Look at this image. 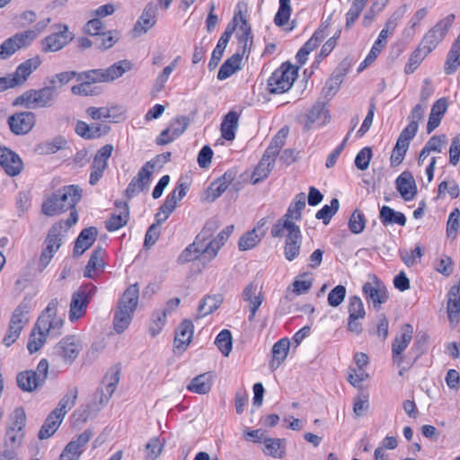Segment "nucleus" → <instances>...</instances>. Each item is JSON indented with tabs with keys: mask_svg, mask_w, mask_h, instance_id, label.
Wrapping results in <instances>:
<instances>
[{
	"mask_svg": "<svg viewBox=\"0 0 460 460\" xmlns=\"http://www.w3.org/2000/svg\"><path fill=\"white\" fill-rule=\"evenodd\" d=\"M82 191L78 185L62 187L43 202L42 213L53 217L75 208L82 198Z\"/></svg>",
	"mask_w": 460,
	"mask_h": 460,
	"instance_id": "nucleus-1",
	"label": "nucleus"
},
{
	"mask_svg": "<svg viewBox=\"0 0 460 460\" xmlns=\"http://www.w3.org/2000/svg\"><path fill=\"white\" fill-rule=\"evenodd\" d=\"M297 75V67L289 62L283 63L276 69L268 80V90L270 93H282L288 91Z\"/></svg>",
	"mask_w": 460,
	"mask_h": 460,
	"instance_id": "nucleus-2",
	"label": "nucleus"
},
{
	"mask_svg": "<svg viewBox=\"0 0 460 460\" xmlns=\"http://www.w3.org/2000/svg\"><path fill=\"white\" fill-rule=\"evenodd\" d=\"M51 28L54 31L40 40L41 51L45 53L61 50L74 39L66 24L57 23Z\"/></svg>",
	"mask_w": 460,
	"mask_h": 460,
	"instance_id": "nucleus-3",
	"label": "nucleus"
},
{
	"mask_svg": "<svg viewBox=\"0 0 460 460\" xmlns=\"http://www.w3.org/2000/svg\"><path fill=\"white\" fill-rule=\"evenodd\" d=\"M96 292V287L93 284L81 286L78 290L73 293L70 308L69 320L75 322L84 316L91 298Z\"/></svg>",
	"mask_w": 460,
	"mask_h": 460,
	"instance_id": "nucleus-4",
	"label": "nucleus"
},
{
	"mask_svg": "<svg viewBox=\"0 0 460 460\" xmlns=\"http://www.w3.org/2000/svg\"><path fill=\"white\" fill-rule=\"evenodd\" d=\"M455 21L454 14H448L440 20L433 28H431L423 37L420 47L425 50V53H430L434 50L439 42L444 39L448 30Z\"/></svg>",
	"mask_w": 460,
	"mask_h": 460,
	"instance_id": "nucleus-5",
	"label": "nucleus"
},
{
	"mask_svg": "<svg viewBox=\"0 0 460 460\" xmlns=\"http://www.w3.org/2000/svg\"><path fill=\"white\" fill-rule=\"evenodd\" d=\"M369 281L364 283L362 291L367 300L372 303L376 310H379L381 305L389 299L388 290L384 282L375 274L368 276Z\"/></svg>",
	"mask_w": 460,
	"mask_h": 460,
	"instance_id": "nucleus-6",
	"label": "nucleus"
},
{
	"mask_svg": "<svg viewBox=\"0 0 460 460\" xmlns=\"http://www.w3.org/2000/svg\"><path fill=\"white\" fill-rule=\"evenodd\" d=\"M29 306L28 304L22 302L14 310L11 318L8 331L4 336L3 342L9 347L19 338L21 331L29 322L28 318Z\"/></svg>",
	"mask_w": 460,
	"mask_h": 460,
	"instance_id": "nucleus-7",
	"label": "nucleus"
},
{
	"mask_svg": "<svg viewBox=\"0 0 460 460\" xmlns=\"http://www.w3.org/2000/svg\"><path fill=\"white\" fill-rule=\"evenodd\" d=\"M36 114L32 111H20L7 118L10 131L14 136H24L30 133L36 125Z\"/></svg>",
	"mask_w": 460,
	"mask_h": 460,
	"instance_id": "nucleus-8",
	"label": "nucleus"
},
{
	"mask_svg": "<svg viewBox=\"0 0 460 460\" xmlns=\"http://www.w3.org/2000/svg\"><path fill=\"white\" fill-rule=\"evenodd\" d=\"M155 166V162L148 161L141 167L137 176L132 178L125 190V195L128 199L135 197L138 192L143 191L148 187Z\"/></svg>",
	"mask_w": 460,
	"mask_h": 460,
	"instance_id": "nucleus-9",
	"label": "nucleus"
},
{
	"mask_svg": "<svg viewBox=\"0 0 460 460\" xmlns=\"http://www.w3.org/2000/svg\"><path fill=\"white\" fill-rule=\"evenodd\" d=\"M325 106L326 102L319 98L312 108L308 110L304 122V129L305 131L314 127L325 126L329 123L331 116L329 110Z\"/></svg>",
	"mask_w": 460,
	"mask_h": 460,
	"instance_id": "nucleus-10",
	"label": "nucleus"
},
{
	"mask_svg": "<svg viewBox=\"0 0 460 460\" xmlns=\"http://www.w3.org/2000/svg\"><path fill=\"white\" fill-rule=\"evenodd\" d=\"M0 165L4 172L11 177L19 175L24 167L20 155L4 146H0Z\"/></svg>",
	"mask_w": 460,
	"mask_h": 460,
	"instance_id": "nucleus-11",
	"label": "nucleus"
},
{
	"mask_svg": "<svg viewBox=\"0 0 460 460\" xmlns=\"http://www.w3.org/2000/svg\"><path fill=\"white\" fill-rule=\"evenodd\" d=\"M33 37L31 32H17L0 44V59H7L18 50L27 48Z\"/></svg>",
	"mask_w": 460,
	"mask_h": 460,
	"instance_id": "nucleus-12",
	"label": "nucleus"
},
{
	"mask_svg": "<svg viewBox=\"0 0 460 460\" xmlns=\"http://www.w3.org/2000/svg\"><path fill=\"white\" fill-rule=\"evenodd\" d=\"M81 349V343L75 336H66L53 348V355L71 363L77 358Z\"/></svg>",
	"mask_w": 460,
	"mask_h": 460,
	"instance_id": "nucleus-13",
	"label": "nucleus"
},
{
	"mask_svg": "<svg viewBox=\"0 0 460 460\" xmlns=\"http://www.w3.org/2000/svg\"><path fill=\"white\" fill-rule=\"evenodd\" d=\"M190 119L187 116L176 117L171 128H165L156 138L157 145L164 146L180 137L189 127Z\"/></svg>",
	"mask_w": 460,
	"mask_h": 460,
	"instance_id": "nucleus-14",
	"label": "nucleus"
},
{
	"mask_svg": "<svg viewBox=\"0 0 460 460\" xmlns=\"http://www.w3.org/2000/svg\"><path fill=\"white\" fill-rule=\"evenodd\" d=\"M41 62V58L36 56L20 64L14 73L9 74L13 85L17 87L24 84L30 75L40 66Z\"/></svg>",
	"mask_w": 460,
	"mask_h": 460,
	"instance_id": "nucleus-15",
	"label": "nucleus"
},
{
	"mask_svg": "<svg viewBox=\"0 0 460 460\" xmlns=\"http://www.w3.org/2000/svg\"><path fill=\"white\" fill-rule=\"evenodd\" d=\"M413 334L412 326L410 323H405L401 328V335L397 336L392 343L393 359L398 365L403 361L402 353L410 344Z\"/></svg>",
	"mask_w": 460,
	"mask_h": 460,
	"instance_id": "nucleus-16",
	"label": "nucleus"
},
{
	"mask_svg": "<svg viewBox=\"0 0 460 460\" xmlns=\"http://www.w3.org/2000/svg\"><path fill=\"white\" fill-rule=\"evenodd\" d=\"M116 212L105 222L106 229L114 232L126 226L129 219V206L121 200L115 201Z\"/></svg>",
	"mask_w": 460,
	"mask_h": 460,
	"instance_id": "nucleus-17",
	"label": "nucleus"
},
{
	"mask_svg": "<svg viewBox=\"0 0 460 460\" xmlns=\"http://www.w3.org/2000/svg\"><path fill=\"white\" fill-rule=\"evenodd\" d=\"M344 76L345 67L341 64L326 81L319 98L327 102V101L333 97L339 91L341 84L344 81Z\"/></svg>",
	"mask_w": 460,
	"mask_h": 460,
	"instance_id": "nucleus-18",
	"label": "nucleus"
},
{
	"mask_svg": "<svg viewBox=\"0 0 460 460\" xmlns=\"http://www.w3.org/2000/svg\"><path fill=\"white\" fill-rule=\"evenodd\" d=\"M395 183L397 190L404 200L409 201L414 199L417 194V185L411 172H402L397 177Z\"/></svg>",
	"mask_w": 460,
	"mask_h": 460,
	"instance_id": "nucleus-19",
	"label": "nucleus"
},
{
	"mask_svg": "<svg viewBox=\"0 0 460 460\" xmlns=\"http://www.w3.org/2000/svg\"><path fill=\"white\" fill-rule=\"evenodd\" d=\"M156 5L154 3L147 4L134 26V31L146 33L156 23Z\"/></svg>",
	"mask_w": 460,
	"mask_h": 460,
	"instance_id": "nucleus-20",
	"label": "nucleus"
},
{
	"mask_svg": "<svg viewBox=\"0 0 460 460\" xmlns=\"http://www.w3.org/2000/svg\"><path fill=\"white\" fill-rule=\"evenodd\" d=\"M98 230L94 226L84 228L77 236L73 251L74 257H80L86 250H88L95 242Z\"/></svg>",
	"mask_w": 460,
	"mask_h": 460,
	"instance_id": "nucleus-21",
	"label": "nucleus"
},
{
	"mask_svg": "<svg viewBox=\"0 0 460 460\" xmlns=\"http://www.w3.org/2000/svg\"><path fill=\"white\" fill-rule=\"evenodd\" d=\"M354 361L358 367V369H352L347 376V381L351 385L357 387L358 384H361L364 380L368 378V374L365 371V367L368 365V356L366 353L358 352L354 356Z\"/></svg>",
	"mask_w": 460,
	"mask_h": 460,
	"instance_id": "nucleus-22",
	"label": "nucleus"
},
{
	"mask_svg": "<svg viewBox=\"0 0 460 460\" xmlns=\"http://www.w3.org/2000/svg\"><path fill=\"white\" fill-rule=\"evenodd\" d=\"M447 313L451 323H458L460 317V279L447 293Z\"/></svg>",
	"mask_w": 460,
	"mask_h": 460,
	"instance_id": "nucleus-23",
	"label": "nucleus"
},
{
	"mask_svg": "<svg viewBox=\"0 0 460 460\" xmlns=\"http://www.w3.org/2000/svg\"><path fill=\"white\" fill-rule=\"evenodd\" d=\"M219 226V221L216 218H211L206 222L202 230L195 237L196 244H199L203 251L208 250V255L210 254V241L213 240L212 237Z\"/></svg>",
	"mask_w": 460,
	"mask_h": 460,
	"instance_id": "nucleus-24",
	"label": "nucleus"
},
{
	"mask_svg": "<svg viewBox=\"0 0 460 460\" xmlns=\"http://www.w3.org/2000/svg\"><path fill=\"white\" fill-rule=\"evenodd\" d=\"M219 226V221L216 218H211L206 222L202 230L195 237L196 244H199L203 251L208 250V255L210 254V241L213 240L212 237Z\"/></svg>",
	"mask_w": 460,
	"mask_h": 460,
	"instance_id": "nucleus-25",
	"label": "nucleus"
},
{
	"mask_svg": "<svg viewBox=\"0 0 460 460\" xmlns=\"http://www.w3.org/2000/svg\"><path fill=\"white\" fill-rule=\"evenodd\" d=\"M219 226V221L216 218H211L206 222L202 230L195 237L196 244H199L203 251L208 250V255L210 254V241L213 240L212 237Z\"/></svg>",
	"mask_w": 460,
	"mask_h": 460,
	"instance_id": "nucleus-26",
	"label": "nucleus"
},
{
	"mask_svg": "<svg viewBox=\"0 0 460 460\" xmlns=\"http://www.w3.org/2000/svg\"><path fill=\"white\" fill-rule=\"evenodd\" d=\"M139 288L138 284L135 283L130 285L122 294L119 300L118 307L119 309L133 313L136 311L138 305Z\"/></svg>",
	"mask_w": 460,
	"mask_h": 460,
	"instance_id": "nucleus-27",
	"label": "nucleus"
},
{
	"mask_svg": "<svg viewBox=\"0 0 460 460\" xmlns=\"http://www.w3.org/2000/svg\"><path fill=\"white\" fill-rule=\"evenodd\" d=\"M193 336V323L185 319L175 331L174 345L178 349L185 350Z\"/></svg>",
	"mask_w": 460,
	"mask_h": 460,
	"instance_id": "nucleus-28",
	"label": "nucleus"
},
{
	"mask_svg": "<svg viewBox=\"0 0 460 460\" xmlns=\"http://www.w3.org/2000/svg\"><path fill=\"white\" fill-rule=\"evenodd\" d=\"M447 106L448 103L446 98H440L434 102L427 124L428 134H430L439 126L443 115L447 112Z\"/></svg>",
	"mask_w": 460,
	"mask_h": 460,
	"instance_id": "nucleus-29",
	"label": "nucleus"
},
{
	"mask_svg": "<svg viewBox=\"0 0 460 460\" xmlns=\"http://www.w3.org/2000/svg\"><path fill=\"white\" fill-rule=\"evenodd\" d=\"M356 388L358 393L352 399L353 415L355 418H359L366 415L369 408V393L361 384H358Z\"/></svg>",
	"mask_w": 460,
	"mask_h": 460,
	"instance_id": "nucleus-30",
	"label": "nucleus"
},
{
	"mask_svg": "<svg viewBox=\"0 0 460 460\" xmlns=\"http://www.w3.org/2000/svg\"><path fill=\"white\" fill-rule=\"evenodd\" d=\"M290 342L288 338H283L277 341L272 347V360L270 362V367L272 371L276 370L287 358L289 351Z\"/></svg>",
	"mask_w": 460,
	"mask_h": 460,
	"instance_id": "nucleus-31",
	"label": "nucleus"
},
{
	"mask_svg": "<svg viewBox=\"0 0 460 460\" xmlns=\"http://www.w3.org/2000/svg\"><path fill=\"white\" fill-rule=\"evenodd\" d=\"M196 260L208 261V250L203 251L194 241L181 252L178 257V262L183 264Z\"/></svg>",
	"mask_w": 460,
	"mask_h": 460,
	"instance_id": "nucleus-32",
	"label": "nucleus"
},
{
	"mask_svg": "<svg viewBox=\"0 0 460 460\" xmlns=\"http://www.w3.org/2000/svg\"><path fill=\"white\" fill-rule=\"evenodd\" d=\"M302 234L300 228L291 234H288L285 242L284 254L288 261H294L300 252Z\"/></svg>",
	"mask_w": 460,
	"mask_h": 460,
	"instance_id": "nucleus-33",
	"label": "nucleus"
},
{
	"mask_svg": "<svg viewBox=\"0 0 460 460\" xmlns=\"http://www.w3.org/2000/svg\"><path fill=\"white\" fill-rule=\"evenodd\" d=\"M58 96V92L55 86L47 85L39 90H35V98L37 108L51 107Z\"/></svg>",
	"mask_w": 460,
	"mask_h": 460,
	"instance_id": "nucleus-34",
	"label": "nucleus"
},
{
	"mask_svg": "<svg viewBox=\"0 0 460 460\" xmlns=\"http://www.w3.org/2000/svg\"><path fill=\"white\" fill-rule=\"evenodd\" d=\"M460 66V33L453 42L450 50L447 53L445 62V73L447 75L454 74Z\"/></svg>",
	"mask_w": 460,
	"mask_h": 460,
	"instance_id": "nucleus-35",
	"label": "nucleus"
},
{
	"mask_svg": "<svg viewBox=\"0 0 460 460\" xmlns=\"http://www.w3.org/2000/svg\"><path fill=\"white\" fill-rule=\"evenodd\" d=\"M212 386V375L210 372L203 373L194 377L187 385V389L199 394H208Z\"/></svg>",
	"mask_w": 460,
	"mask_h": 460,
	"instance_id": "nucleus-36",
	"label": "nucleus"
},
{
	"mask_svg": "<svg viewBox=\"0 0 460 460\" xmlns=\"http://www.w3.org/2000/svg\"><path fill=\"white\" fill-rule=\"evenodd\" d=\"M236 171L228 170L217 181L211 183L209 190L212 191L213 199L218 198L223 192L226 190L229 185L236 178Z\"/></svg>",
	"mask_w": 460,
	"mask_h": 460,
	"instance_id": "nucleus-37",
	"label": "nucleus"
},
{
	"mask_svg": "<svg viewBox=\"0 0 460 460\" xmlns=\"http://www.w3.org/2000/svg\"><path fill=\"white\" fill-rule=\"evenodd\" d=\"M239 115L236 111H229L221 123V136L226 140H233L238 128Z\"/></svg>",
	"mask_w": 460,
	"mask_h": 460,
	"instance_id": "nucleus-38",
	"label": "nucleus"
},
{
	"mask_svg": "<svg viewBox=\"0 0 460 460\" xmlns=\"http://www.w3.org/2000/svg\"><path fill=\"white\" fill-rule=\"evenodd\" d=\"M224 297L221 294L207 295L200 301L198 308L199 318L204 317L216 311L223 303Z\"/></svg>",
	"mask_w": 460,
	"mask_h": 460,
	"instance_id": "nucleus-39",
	"label": "nucleus"
},
{
	"mask_svg": "<svg viewBox=\"0 0 460 460\" xmlns=\"http://www.w3.org/2000/svg\"><path fill=\"white\" fill-rule=\"evenodd\" d=\"M242 58L243 55H241V53L232 55L220 66L217 78L218 80H225L239 70Z\"/></svg>",
	"mask_w": 460,
	"mask_h": 460,
	"instance_id": "nucleus-40",
	"label": "nucleus"
},
{
	"mask_svg": "<svg viewBox=\"0 0 460 460\" xmlns=\"http://www.w3.org/2000/svg\"><path fill=\"white\" fill-rule=\"evenodd\" d=\"M239 14L241 25L239 26V31L236 33V38L243 49L241 55L243 56L252 44V35L251 26L248 24L247 20L243 17L241 13H239Z\"/></svg>",
	"mask_w": 460,
	"mask_h": 460,
	"instance_id": "nucleus-41",
	"label": "nucleus"
},
{
	"mask_svg": "<svg viewBox=\"0 0 460 460\" xmlns=\"http://www.w3.org/2000/svg\"><path fill=\"white\" fill-rule=\"evenodd\" d=\"M62 420L63 418H61L58 414H54V412L51 411L46 418L43 425L41 426L39 431V438L43 440L54 435V433L57 431L59 425L61 424Z\"/></svg>",
	"mask_w": 460,
	"mask_h": 460,
	"instance_id": "nucleus-42",
	"label": "nucleus"
},
{
	"mask_svg": "<svg viewBox=\"0 0 460 460\" xmlns=\"http://www.w3.org/2000/svg\"><path fill=\"white\" fill-rule=\"evenodd\" d=\"M104 249L100 245L96 246L93 249L84 272V276L85 278L92 279L93 271H95L99 268L104 267Z\"/></svg>",
	"mask_w": 460,
	"mask_h": 460,
	"instance_id": "nucleus-43",
	"label": "nucleus"
},
{
	"mask_svg": "<svg viewBox=\"0 0 460 460\" xmlns=\"http://www.w3.org/2000/svg\"><path fill=\"white\" fill-rule=\"evenodd\" d=\"M133 68V64L128 59H123L114 63L110 67L104 69L106 82H112L119 78L128 71Z\"/></svg>",
	"mask_w": 460,
	"mask_h": 460,
	"instance_id": "nucleus-44",
	"label": "nucleus"
},
{
	"mask_svg": "<svg viewBox=\"0 0 460 460\" xmlns=\"http://www.w3.org/2000/svg\"><path fill=\"white\" fill-rule=\"evenodd\" d=\"M380 220L385 226L397 224L404 226L406 224V217L402 212L395 211L388 206H383L380 209Z\"/></svg>",
	"mask_w": 460,
	"mask_h": 460,
	"instance_id": "nucleus-45",
	"label": "nucleus"
},
{
	"mask_svg": "<svg viewBox=\"0 0 460 460\" xmlns=\"http://www.w3.org/2000/svg\"><path fill=\"white\" fill-rule=\"evenodd\" d=\"M17 385L20 389L26 392H32L42 384L38 380L32 370H26L17 375Z\"/></svg>",
	"mask_w": 460,
	"mask_h": 460,
	"instance_id": "nucleus-46",
	"label": "nucleus"
},
{
	"mask_svg": "<svg viewBox=\"0 0 460 460\" xmlns=\"http://www.w3.org/2000/svg\"><path fill=\"white\" fill-rule=\"evenodd\" d=\"M234 229V225L227 226L216 237L210 241V254L208 261H211L217 255L220 248L226 243Z\"/></svg>",
	"mask_w": 460,
	"mask_h": 460,
	"instance_id": "nucleus-47",
	"label": "nucleus"
},
{
	"mask_svg": "<svg viewBox=\"0 0 460 460\" xmlns=\"http://www.w3.org/2000/svg\"><path fill=\"white\" fill-rule=\"evenodd\" d=\"M77 394L78 390L76 387L70 389L69 392L59 401L58 407L52 411L54 414H58L64 419L67 409H71L75 405Z\"/></svg>",
	"mask_w": 460,
	"mask_h": 460,
	"instance_id": "nucleus-48",
	"label": "nucleus"
},
{
	"mask_svg": "<svg viewBox=\"0 0 460 460\" xmlns=\"http://www.w3.org/2000/svg\"><path fill=\"white\" fill-rule=\"evenodd\" d=\"M266 455L275 458H281L285 453V439L266 438L263 440Z\"/></svg>",
	"mask_w": 460,
	"mask_h": 460,
	"instance_id": "nucleus-49",
	"label": "nucleus"
},
{
	"mask_svg": "<svg viewBox=\"0 0 460 460\" xmlns=\"http://www.w3.org/2000/svg\"><path fill=\"white\" fill-rule=\"evenodd\" d=\"M305 208V196L304 193L296 195L294 201L289 205L284 218L288 220H300L302 217V210Z\"/></svg>",
	"mask_w": 460,
	"mask_h": 460,
	"instance_id": "nucleus-50",
	"label": "nucleus"
},
{
	"mask_svg": "<svg viewBox=\"0 0 460 460\" xmlns=\"http://www.w3.org/2000/svg\"><path fill=\"white\" fill-rule=\"evenodd\" d=\"M133 313L117 307L113 318V327L117 333L123 332L128 327L133 319Z\"/></svg>",
	"mask_w": 460,
	"mask_h": 460,
	"instance_id": "nucleus-51",
	"label": "nucleus"
},
{
	"mask_svg": "<svg viewBox=\"0 0 460 460\" xmlns=\"http://www.w3.org/2000/svg\"><path fill=\"white\" fill-rule=\"evenodd\" d=\"M215 344L225 357L229 356L233 346L231 332L226 329L222 330L217 336Z\"/></svg>",
	"mask_w": 460,
	"mask_h": 460,
	"instance_id": "nucleus-52",
	"label": "nucleus"
},
{
	"mask_svg": "<svg viewBox=\"0 0 460 460\" xmlns=\"http://www.w3.org/2000/svg\"><path fill=\"white\" fill-rule=\"evenodd\" d=\"M119 40V33L116 31L102 32L94 38L95 47L101 50L111 49Z\"/></svg>",
	"mask_w": 460,
	"mask_h": 460,
	"instance_id": "nucleus-53",
	"label": "nucleus"
},
{
	"mask_svg": "<svg viewBox=\"0 0 460 460\" xmlns=\"http://www.w3.org/2000/svg\"><path fill=\"white\" fill-rule=\"evenodd\" d=\"M299 229V226H296L292 220H288V218H284V217L279 219L276 224L273 225L271 229L272 237H280L283 234V231L287 230L288 234H291V232L294 233Z\"/></svg>",
	"mask_w": 460,
	"mask_h": 460,
	"instance_id": "nucleus-54",
	"label": "nucleus"
},
{
	"mask_svg": "<svg viewBox=\"0 0 460 460\" xmlns=\"http://www.w3.org/2000/svg\"><path fill=\"white\" fill-rule=\"evenodd\" d=\"M77 81H84L92 84L106 82L104 69H92L84 72H77Z\"/></svg>",
	"mask_w": 460,
	"mask_h": 460,
	"instance_id": "nucleus-55",
	"label": "nucleus"
},
{
	"mask_svg": "<svg viewBox=\"0 0 460 460\" xmlns=\"http://www.w3.org/2000/svg\"><path fill=\"white\" fill-rule=\"evenodd\" d=\"M292 12L290 0H279V7L274 17V22L279 27L286 25Z\"/></svg>",
	"mask_w": 460,
	"mask_h": 460,
	"instance_id": "nucleus-56",
	"label": "nucleus"
},
{
	"mask_svg": "<svg viewBox=\"0 0 460 460\" xmlns=\"http://www.w3.org/2000/svg\"><path fill=\"white\" fill-rule=\"evenodd\" d=\"M265 232H262L261 235L257 234L256 228L247 232L241 236L238 242V246L241 251L250 250L257 245L261 240V236L264 235Z\"/></svg>",
	"mask_w": 460,
	"mask_h": 460,
	"instance_id": "nucleus-57",
	"label": "nucleus"
},
{
	"mask_svg": "<svg viewBox=\"0 0 460 460\" xmlns=\"http://www.w3.org/2000/svg\"><path fill=\"white\" fill-rule=\"evenodd\" d=\"M13 106L14 107H23L25 109H36V98H35V90L31 89L28 91H25L22 94L17 96L13 102Z\"/></svg>",
	"mask_w": 460,
	"mask_h": 460,
	"instance_id": "nucleus-58",
	"label": "nucleus"
},
{
	"mask_svg": "<svg viewBox=\"0 0 460 460\" xmlns=\"http://www.w3.org/2000/svg\"><path fill=\"white\" fill-rule=\"evenodd\" d=\"M45 249L56 252L61 245L60 227L54 225L49 229L45 239Z\"/></svg>",
	"mask_w": 460,
	"mask_h": 460,
	"instance_id": "nucleus-59",
	"label": "nucleus"
},
{
	"mask_svg": "<svg viewBox=\"0 0 460 460\" xmlns=\"http://www.w3.org/2000/svg\"><path fill=\"white\" fill-rule=\"evenodd\" d=\"M340 208V202L337 199H332L331 200V205H324L320 210L315 214V217L317 219H322L324 225L329 224L332 216L338 211Z\"/></svg>",
	"mask_w": 460,
	"mask_h": 460,
	"instance_id": "nucleus-60",
	"label": "nucleus"
},
{
	"mask_svg": "<svg viewBox=\"0 0 460 460\" xmlns=\"http://www.w3.org/2000/svg\"><path fill=\"white\" fill-rule=\"evenodd\" d=\"M274 164H271L264 159H261L259 164L254 169L252 175V184L258 183L260 181L268 177L270 172L272 171Z\"/></svg>",
	"mask_w": 460,
	"mask_h": 460,
	"instance_id": "nucleus-61",
	"label": "nucleus"
},
{
	"mask_svg": "<svg viewBox=\"0 0 460 460\" xmlns=\"http://www.w3.org/2000/svg\"><path fill=\"white\" fill-rule=\"evenodd\" d=\"M11 423L7 430H13L16 432H23L22 429L26 423V414L22 408H16L12 413Z\"/></svg>",
	"mask_w": 460,
	"mask_h": 460,
	"instance_id": "nucleus-62",
	"label": "nucleus"
},
{
	"mask_svg": "<svg viewBox=\"0 0 460 460\" xmlns=\"http://www.w3.org/2000/svg\"><path fill=\"white\" fill-rule=\"evenodd\" d=\"M74 77L77 79L76 71H65L54 75L49 79V84L51 86H55L56 91H58V88L66 85Z\"/></svg>",
	"mask_w": 460,
	"mask_h": 460,
	"instance_id": "nucleus-63",
	"label": "nucleus"
},
{
	"mask_svg": "<svg viewBox=\"0 0 460 460\" xmlns=\"http://www.w3.org/2000/svg\"><path fill=\"white\" fill-rule=\"evenodd\" d=\"M166 310L155 311L152 315V323L149 332L153 337L158 335L166 323Z\"/></svg>",
	"mask_w": 460,
	"mask_h": 460,
	"instance_id": "nucleus-64",
	"label": "nucleus"
}]
</instances>
